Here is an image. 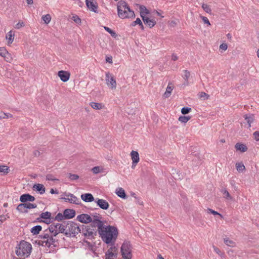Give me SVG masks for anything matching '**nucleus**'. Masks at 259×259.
<instances>
[{"mask_svg":"<svg viewBox=\"0 0 259 259\" xmlns=\"http://www.w3.org/2000/svg\"><path fill=\"white\" fill-rule=\"evenodd\" d=\"M91 106L94 109L100 110L103 108L104 107L101 103L91 102L90 103Z\"/></svg>","mask_w":259,"mask_h":259,"instance_id":"28","label":"nucleus"},{"mask_svg":"<svg viewBox=\"0 0 259 259\" xmlns=\"http://www.w3.org/2000/svg\"><path fill=\"white\" fill-rule=\"evenodd\" d=\"M64 235L68 237H75L78 233H82L81 227L77 224L72 222H65Z\"/></svg>","mask_w":259,"mask_h":259,"instance_id":"3","label":"nucleus"},{"mask_svg":"<svg viewBox=\"0 0 259 259\" xmlns=\"http://www.w3.org/2000/svg\"><path fill=\"white\" fill-rule=\"evenodd\" d=\"M254 139L256 141H259V132L258 131H255L253 134Z\"/></svg>","mask_w":259,"mask_h":259,"instance_id":"51","label":"nucleus"},{"mask_svg":"<svg viewBox=\"0 0 259 259\" xmlns=\"http://www.w3.org/2000/svg\"><path fill=\"white\" fill-rule=\"evenodd\" d=\"M115 241H116V240ZM115 243V242H114V243L113 244L112 243L108 244V245H110L111 246L110 247V248H109L108 249V251L113 252H116L117 254L118 253V248L116 246H114Z\"/></svg>","mask_w":259,"mask_h":259,"instance_id":"33","label":"nucleus"},{"mask_svg":"<svg viewBox=\"0 0 259 259\" xmlns=\"http://www.w3.org/2000/svg\"><path fill=\"white\" fill-rule=\"evenodd\" d=\"M243 117L246 122L248 124V127H250L251 123L253 122L254 120L253 115L252 114H245Z\"/></svg>","mask_w":259,"mask_h":259,"instance_id":"19","label":"nucleus"},{"mask_svg":"<svg viewBox=\"0 0 259 259\" xmlns=\"http://www.w3.org/2000/svg\"><path fill=\"white\" fill-rule=\"evenodd\" d=\"M63 212L65 219L67 220L72 219L75 215V211L72 209H65Z\"/></svg>","mask_w":259,"mask_h":259,"instance_id":"14","label":"nucleus"},{"mask_svg":"<svg viewBox=\"0 0 259 259\" xmlns=\"http://www.w3.org/2000/svg\"><path fill=\"white\" fill-rule=\"evenodd\" d=\"M192 109L191 108L188 107H185L182 108L181 109V113L183 115H186L188 113H189L191 111Z\"/></svg>","mask_w":259,"mask_h":259,"instance_id":"41","label":"nucleus"},{"mask_svg":"<svg viewBox=\"0 0 259 259\" xmlns=\"http://www.w3.org/2000/svg\"><path fill=\"white\" fill-rule=\"evenodd\" d=\"M140 16L142 18V17H146V15L149 13V11L146 9L145 6L143 5L140 6L139 7Z\"/></svg>","mask_w":259,"mask_h":259,"instance_id":"21","label":"nucleus"},{"mask_svg":"<svg viewBox=\"0 0 259 259\" xmlns=\"http://www.w3.org/2000/svg\"><path fill=\"white\" fill-rule=\"evenodd\" d=\"M50 236L51 235H50L48 233H45L44 234L40 235L39 238L41 239H47V240H48Z\"/></svg>","mask_w":259,"mask_h":259,"instance_id":"49","label":"nucleus"},{"mask_svg":"<svg viewBox=\"0 0 259 259\" xmlns=\"http://www.w3.org/2000/svg\"><path fill=\"white\" fill-rule=\"evenodd\" d=\"M35 200V197L28 193L24 194L20 196V201L22 203H26L28 201L33 202Z\"/></svg>","mask_w":259,"mask_h":259,"instance_id":"11","label":"nucleus"},{"mask_svg":"<svg viewBox=\"0 0 259 259\" xmlns=\"http://www.w3.org/2000/svg\"><path fill=\"white\" fill-rule=\"evenodd\" d=\"M202 8L205 12L208 14H211V10L208 5L207 4H203L202 5Z\"/></svg>","mask_w":259,"mask_h":259,"instance_id":"39","label":"nucleus"},{"mask_svg":"<svg viewBox=\"0 0 259 259\" xmlns=\"http://www.w3.org/2000/svg\"><path fill=\"white\" fill-rule=\"evenodd\" d=\"M65 222L62 224L53 223L50 225L48 229L49 232L53 234V235L56 236L59 233H63L64 234L65 229Z\"/></svg>","mask_w":259,"mask_h":259,"instance_id":"5","label":"nucleus"},{"mask_svg":"<svg viewBox=\"0 0 259 259\" xmlns=\"http://www.w3.org/2000/svg\"><path fill=\"white\" fill-rule=\"evenodd\" d=\"M121 253L124 259L132 258V245L129 241H124L121 247Z\"/></svg>","mask_w":259,"mask_h":259,"instance_id":"6","label":"nucleus"},{"mask_svg":"<svg viewBox=\"0 0 259 259\" xmlns=\"http://www.w3.org/2000/svg\"><path fill=\"white\" fill-rule=\"evenodd\" d=\"M42 19L44 21L46 24H48L50 23L51 20V17L50 14H47L42 16Z\"/></svg>","mask_w":259,"mask_h":259,"instance_id":"34","label":"nucleus"},{"mask_svg":"<svg viewBox=\"0 0 259 259\" xmlns=\"http://www.w3.org/2000/svg\"><path fill=\"white\" fill-rule=\"evenodd\" d=\"M184 74L183 76V77L185 80V84L188 85L189 84L188 80L190 76V72L187 70H184Z\"/></svg>","mask_w":259,"mask_h":259,"instance_id":"27","label":"nucleus"},{"mask_svg":"<svg viewBox=\"0 0 259 259\" xmlns=\"http://www.w3.org/2000/svg\"><path fill=\"white\" fill-rule=\"evenodd\" d=\"M86 5L88 8L95 13L98 11V5L95 0H86Z\"/></svg>","mask_w":259,"mask_h":259,"instance_id":"8","label":"nucleus"},{"mask_svg":"<svg viewBox=\"0 0 259 259\" xmlns=\"http://www.w3.org/2000/svg\"><path fill=\"white\" fill-rule=\"evenodd\" d=\"M117 14L119 18L124 19L135 16L134 12L132 10L124 1H120L117 5Z\"/></svg>","mask_w":259,"mask_h":259,"instance_id":"2","label":"nucleus"},{"mask_svg":"<svg viewBox=\"0 0 259 259\" xmlns=\"http://www.w3.org/2000/svg\"><path fill=\"white\" fill-rule=\"evenodd\" d=\"M72 19L76 23V24H80L81 23V19L77 15L73 16L72 17Z\"/></svg>","mask_w":259,"mask_h":259,"instance_id":"45","label":"nucleus"},{"mask_svg":"<svg viewBox=\"0 0 259 259\" xmlns=\"http://www.w3.org/2000/svg\"><path fill=\"white\" fill-rule=\"evenodd\" d=\"M6 55L10 57V54L5 48H0V56L4 57L5 56H6Z\"/></svg>","mask_w":259,"mask_h":259,"instance_id":"36","label":"nucleus"},{"mask_svg":"<svg viewBox=\"0 0 259 259\" xmlns=\"http://www.w3.org/2000/svg\"><path fill=\"white\" fill-rule=\"evenodd\" d=\"M106 61L107 62H109L110 63H112V57H107L106 59Z\"/></svg>","mask_w":259,"mask_h":259,"instance_id":"61","label":"nucleus"},{"mask_svg":"<svg viewBox=\"0 0 259 259\" xmlns=\"http://www.w3.org/2000/svg\"><path fill=\"white\" fill-rule=\"evenodd\" d=\"M200 98H205L206 97V99H208L209 97V95L207 94H206L204 92H201L200 95Z\"/></svg>","mask_w":259,"mask_h":259,"instance_id":"55","label":"nucleus"},{"mask_svg":"<svg viewBox=\"0 0 259 259\" xmlns=\"http://www.w3.org/2000/svg\"><path fill=\"white\" fill-rule=\"evenodd\" d=\"M58 75L63 82H66L69 80L70 74L68 71L60 70L58 72Z\"/></svg>","mask_w":259,"mask_h":259,"instance_id":"10","label":"nucleus"},{"mask_svg":"<svg viewBox=\"0 0 259 259\" xmlns=\"http://www.w3.org/2000/svg\"><path fill=\"white\" fill-rule=\"evenodd\" d=\"M6 116V113L2 111H0V119H5Z\"/></svg>","mask_w":259,"mask_h":259,"instance_id":"60","label":"nucleus"},{"mask_svg":"<svg viewBox=\"0 0 259 259\" xmlns=\"http://www.w3.org/2000/svg\"><path fill=\"white\" fill-rule=\"evenodd\" d=\"M50 193L52 194H58L59 192H58V191L57 190H54L53 189H51V190H50Z\"/></svg>","mask_w":259,"mask_h":259,"instance_id":"62","label":"nucleus"},{"mask_svg":"<svg viewBox=\"0 0 259 259\" xmlns=\"http://www.w3.org/2000/svg\"><path fill=\"white\" fill-rule=\"evenodd\" d=\"M24 205H25L24 203L22 202L17 206L16 209L20 212L27 213L28 210L26 209V207Z\"/></svg>","mask_w":259,"mask_h":259,"instance_id":"29","label":"nucleus"},{"mask_svg":"<svg viewBox=\"0 0 259 259\" xmlns=\"http://www.w3.org/2000/svg\"><path fill=\"white\" fill-rule=\"evenodd\" d=\"M201 18L204 23L208 24V25H210V23L208 18L204 16H201Z\"/></svg>","mask_w":259,"mask_h":259,"instance_id":"52","label":"nucleus"},{"mask_svg":"<svg viewBox=\"0 0 259 259\" xmlns=\"http://www.w3.org/2000/svg\"><path fill=\"white\" fill-rule=\"evenodd\" d=\"M76 219L82 223H90L88 225L80 226L82 234L88 239H94L98 234L106 244H113L116 240L118 234L117 228L113 226L104 225L103 218L100 213H82L78 215Z\"/></svg>","mask_w":259,"mask_h":259,"instance_id":"1","label":"nucleus"},{"mask_svg":"<svg viewBox=\"0 0 259 259\" xmlns=\"http://www.w3.org/2000/svg\"><path fill=\"white\" fill-rule=\"evenodd\" d=\"M224 243L228 246H232L234 242L232 240H229L228 238L224 239Z\"/></svg>","mask_w":259,"mask_h":259,"instance_id":"47","label":"nucleus"},{"mask_svg":"<svg viewBox=\"0 0 259 259\" xmlns=\"http://www.w3.org/2000/svg\"><path fill=\"white\" fill-rule=\"evenodd\" d=\"M178 59V56L176 54H172L171 55V60L173 61H176Z\"/></svg>","mask_w":259,"mask_h":259,"instance_id":"58","label":"nucleus"},{"mask_svg":"<svg viewBox=\"0 0 259 259\" xmlns=\"http://www.w3.org/2000/svg\"><path fill=\"white\" fill-rule=\"evenodd\" d=\"M12 117H13L12 114L8 113H6V116L5 117V118L7 119V118H11Z\"/></svg>","mask_w":259,"mask_h":259,"instance_id":"63","label":"nucleus"},{"mask_svg":"<svg viewBox=\"0 0 259 259\" xmlns=\"http://www.w3.org/2000/svg\"><path fill=\"white\" fill-rule=\"evenodd\" d=\"M81 198L82 200L87 202H90L94 200L93 195L91 193H85L81 195Z\"/></svg>","mask_w":259,"mask_h":259,"instance_id":"16","label":"nucleus"},{"mask_svg":"<svg viewBox=\"0 0 259 259\" xmlns=\"http://www.w3.org/2000/svg\"><path fill=\"white\" fill-rule=\"evenodd\" d=\"M51 217V213L48 211L42 212L40 215V218L44 219H50Z\"/></svg>","mask_w":259,"mask_h":259,"instance_id":"32","label":"nucleus"},{"mask_svg":"<svg viewBox=\"0 0 259 259\" xmlns=\"http://www.w3.org/2000/svg\"><path fill=\"white\" fill-rule=\"evenodd\" d=\"M55 236H53V234H52L48 240L42 241L41 245H44V243H45V245L48 246V247H50L52 245H53L54 246H55L56 245H54V243L57 242L58 240L55 238ZM38 244H40V243Z\"/></svg>","mask_w":259,"mask_h":259,"instance_id":"12","label":"nucleus"},{"mask_svg":"<svg viewBox=\"0 0 259 259\" xmlns=\"http://www.w3.org/2000/svg\"><path fill=\"white\" fill-rule=\"evenodd\" d=\"M9 171V168L8 166L6 165H1L0 166V172H4L5 174H7Z\"/></svg>","mask_w":259,"mask_h":259,"instance_id":"38","label":"nucleus"},{"mask_svg":"<svg viewBox=\"0 0 259 259\" xmlns=\"http://www.w3.org/2000/svg\"><path fill=\"white\" fill-rule=\"evenodd\" d=\"M95 201L97 205L102 209L107 210L109 207V204L104 199L98 198Z\"/></svg>","mask_w":259,"mask_h":259,"instance_id":"9","label":"nucleus"},{"mask_svg":"<svg viewBox=\"0 0 259 259\" xmlns=\"http://www.w3.org/2000/svg\"><path fill=\"white\" fill-rule=\"evenodd\" d=\"M237 170L239 172H242L245 168V166L242 163L237 162L236 163Z\"/></svg>","mask_w":259,"mask_h":259,"instance_id":"31","label":"nucleus"},{"mask_svg":"<svg viewBox=\"0 0 259 259\" xmlns=\"http://www.w3.org/2000/svg\"><path fill=\"white\" fill-rule=\"evenodd\" d=\"M33 188L39 192L40 194H42L45 192V187L42 184H36L33 185Z\"/></svg>","mask_w":259,"mask_h":259,"instance_id":"17","label":"nucleus"},{"mask_svg":"<svg viewBox=\"0 0 259 259\" xmlns=\"http://www.w3.org/2000/svg\"><path fill=\"white\" fill-rule=\"evenodd\" d=\"M24 205L26 207V209L27 210V209H31V208H35L37 207V205L36 204H33L31 203H25Z\"/></svg>","mask_w":259,"mask_h":259,"instance_id":"37","label":"nucleus"},{"mask_svg":"<svg viewBox=\"0 0 259 259\" xmlns=\"http://www.w3.org/2000/svg\"><path fill=\"white\" fill-rule=\"evenodd\" d=\"M191 118V117L190 116H180L179 117V121L182 123H186Z\"/></svg>","mask_w":259,"mask_h":259,"instance_id":"30","label":"nucleus"},{"mask_svg":"<svg viewBox=\"0 0 259 259\" xmlns=\"http://www.w3.org/2000/svg\"><path fill=\"white\" fill-rule=\"evenodd\" d=\"M117 257V254L116 252L107 251L105 253V258L106 259H116Z\"/></svg>","mask_w":259,"mask_h":259,"instance_id":"20","label":"nucleus"},{"mask_svg":"<svg viewBox=\"0 0 259 259\" xmlns=\"http://www.w3.org/2000/svg\"><path fill=\"white\" fill-rule=\"evenodd\" d=\"M173 90V87H171L169 85V84L168 85L167 88H166V91L170 93L171 94V91H172Z\"/></svg>","mask_w":259,"mask_h":259,"instance_id":"57","label":"nucleus"},{"mask_svg":"<svg viewBox=\"0 0 259 259\" xmlns=\"http://www.w3.org/2000/svg\"><path fill=\"white\" fill-rule=\"evenodd\" d=\"M92 171L95 174H97L102 171V168L100 166H95L92 169Z\"/></svg>","mask_w":259,"mask_h":259,"instance_id":"42","label":"nucleus"},{"mask_svg":"<svg viewBox=\"0 0 259 259\" xmlns=\"http://www.w3.org/2000/svg\"><path fill=\"white\" fill-rule=\"evenodd\" d=\"M105 80L107 86L111 90H115L116 88V81L113 74L109 72L106 73Z\"/></svg>","mask_w":259,"mask_h":259,"instance_id":"7","label":"nucleus"},{"mask_svg":"<svg viewBox=\"0 0 259 259\" xmlns=\"http://www.w3.org/2000/svg\"><path fill=\"white\" fill-rule=\"evenodd\" d=\"M170 94H171L170 93H168V92H166H166L164 93V95H163V96H164L165 98H166L169 97L170 96Z\"/></svg>","mask_w":259,"mask_h":259,"instance_id":"64","label":"nucleus"},{"mask_svg":"<svg viewBox=\"0 0 259 259\" xmlns=\"http://www.w3.org/2000/svg\"><path fill=\"white\" fill-rule=\"evenodd\" d=\"M132 159V166L133 168L139 161V154L137 151H132L131 153Z\"/></svg>","mask_w":259,"mask_h":259,"instance_id":"13","label":"nucleus"},{"mask_svg":"<svg viewBox=\"0 0 259 259\" xmlns=\"http://www.w3.org/2000/svg\"><path fill=\"white\" fill-rule=\"evenodd\" d=\"M221 192L222 193L224 198L227 200H232V197L230 195L229 192L226 190V188L222 189Z\"/></svg>","mask_w":259,"mask_h":259,"instance_id":"25","label":"nucleus"},{"mask_svg":"<svg viewBox=\"0 0 259 259\" xmlns=\"http://www.w3.org/2000/svg\"><path fill=\"white\" fill-rule=\"evenodd\" d=\"M142 20L145 24L147 25L150 28L153 27L156 24V21L153 19H150L148 17H142Z\"/></svg>","mask_w":259,"mask_h":259,"instance_id":"15","label":"nucleus"},{"mask_svg":"<svg viewBox=\"0 0 259 259\" xmlns=\"http://www.w3.org/2000/svg\"><path fill=\"white\" fill-rule=\"evenodd\" d=\"M63 220H66V219H65V217L64 216V213L62 214L60 212L58 213L54 218L55 221H57L58 222L61 221Z\"/></svg>","mask_w":259,"mask_h":259,"instance_id":"35","label":"nucleus"},{"mask_svg":"<svg viewBox=\"0 0 259 259\" xmlns=\"http://www.w3.org/2000/svg\"><path fill=\"white\" fill-rule=\"evenodd\" d=\"M24 26V24L23 22H18L16 25V28H17V29H19L20 28V27H22L23 26Z\"/></svg>","mask_w":259,"mask_h":259,"instance_id":"56","label":"nucleus"},{"mask_svg":"<svg viewBox=\"0 0 259 259\" xmlns=\"http://www.w3.org/2000/svg\"><path fill=\"white\" fill-rule=\"evenodd\" d=\"M67 197H70V203H74L75 204H78V199L72 194L69 193L65 194Z\"/></svg>","mask_w":259,"mask_h":259,"instance_id":"23","label":"nucleus"},{"mask_svg":"<svg viewBox=\"0 0 259 259\" xmlns=\"http://www.w3.org/2000/svg\"><path fill=\"white\" fill-rule=\"evenodd\" d=\"M14 32L11 30L6 35V38L8 40V44H12L14 38Z\"/></svg>","mask_w":259,"mask_h":259,"instance_id":"26","label":"nucleus"},{"mask_svg":"<svg viewBox=\"0 0 259 259\" xmlns=\"http://www.w3.org/2000/svg\"><path fill=\"white\" fill-rule=\"evenodd\" d=\"M32 246L31 244L24 240L20 241L16 247V254L19 256H26L28 257L31 252Z\"/></svg>","mask_w":259,"mask_h":259,"instance_id":"4","label":"nucleus"},{"mask_svg":"<svg viewBox=\"0 0 259 259\" xmlns=\"http://www.w3.org/2000/svg\"><path fill=\"white\" fill-rule=\"evenodd\" d=\"M142 21L141 20V19L139 18H137L135 21V23L137 24H139V25H142Z\"/></svg>","mask_w":259,"mask_h":259,"instance_id":"59","label":"nucleus"},{"mask_svg":"<svg viewBox=\"0 0 259 259\" xmlns=\"http://www.w3.org/2000/svg\"><path fill=\"white\" fill-rule=\"evenodd\" d=\"M235 147L237 150L244 152L247 150V147L243 144L237 143Z\"/></svg>","mask_w":259,"mask_h":259,"instance_id":"22","label":"nucleus"},{"mask_svg":"<svg viewBox=\"0 0 259 259\" xmlns=\"http://www.w3.org/2000/svg\"><path fill=\"white\" fill-rule=\"evenodd\" d=\"M68 178L71 180H77L79 178V176L77 175L76 174H68Z\"/></svg>","mask_w":259,"mask_h":259,"instance_id":"44","label":"nucleus"},{"mask_svg":"<svg viewBox=\"0 0 259 259\" xmlns=\"http://www.w3.org/2000/svg\"><path fill=\"white\" fill-rule=\"evenodd\" d=\"M4 58H5V60L7 61V62H11V61L12 60V57H11V55L10 54V57H9L8 56H7V55H6V56H5L4 57Z\"/></svg>","mask_w":259,"mask_h":259,"instance_id":"54","label":"nucleus"},{"mask_svg":"<svg viewBox=\"0 0 259 259\" xmlns=\"http://www.w3.org/2000/svg\"><path fill=\"white\" fill-rule=\"evenodd\" d=\"M104 28L105 30L109 32L112 36L115 37L117 36L116 32L114 31L111 30L110 28L106 26H104Z\"/></svg>","mask_w":259,"mask_h":259,"instance_id":"40","label":"nucleus"},{"mask_svg":"<svg viewBox=\"0 0 259 259\" xmlns=\"http://www.w3.org/2000/svg\"><path fill=\"white\" fill-rule=\"evenodd\" d=\"M7 218H9V217L8 216V214L6 215H0V222L2 223L4 221H5Z\"/></svg>","mask_w":259,"mask_h":259,"instance_id":"50","label":"nucleus"},{"mask_svg":"<svg viewBox=\"0 0 259 259\" xmlns=\"http://www.w3.org/2000/svg\"><path fill=\"white\" fill-rule=\"evenodd\" d=\"M228 48V45L227 44L223 43L220 46V49L224 51H226Z\"/></svg>","mask_w":259,"mask_h":259,"instance_id":"53","label":"nucleus"},{"mask_svg":"<svg viewBox=\"0 0 259 259\" xmlns=\"http://www.w3.org/2000/svg\"><path fill=\"white\" fill-rule=\"evenodd\" d=\"M116 194L118 197L122 199H125L127 197L124 190L122 188L117 189Z\"/></svg>","mask_w":259,"mask_h":259,"instance_id":"18","label":"nucleus"},{"mask_svg":"<svg viewBox=\"0 0 259 259\" xmlns=\"http://www.w3.org/2000/svg\"><path fill=\"white\" fill-rule=\"evenodd\" d=\"M46 179L48 181H58V179L54 178L53 176L51 174L47 175L46 176Z\"/></svg>","mask_w":259,"mask_h":259,"instance_id":"48","label":"nucleus"},{"mask_svg":"<svg viewBox=\"0 0 259 259\" xmlns=\"http://www.w3.org/2000/svg\"><path fill=\"white\" fill-rule=\"evenodd\" d=\"M42 227L40 225H37L33 227H32L30 230L31 232L33 235H36L39 233L40 231L41 230Z\"/></svg>","mask_w":259,"mask_h":259,"instance_id":"24","label":"nucleus"},{"mask_svg":"<svg viewBox=\"0 0 259 259\" xmlns=\"http://www.w3.org/2000/svg\"><path fill=\"white\" fill-rule=\"evenodd\" d=\"M207 211L208 213H212L213 214V215H220L221 218H223V216L221 214L219 213V212H218L217 211L212 209H210V208H207Z\"/></svg>","mask_w":259,"mask_h":259,"instance_id":"43","label":"nucleus"},{"mask_svg":"<svg viewBox=\"0 0 259 259\" xmlns=\"http://www.w3.org/2000/svg\"><path fill=\"white\" fill-rule=\"evenodd\" d=\"M213 248L214 249V251L220 256H222L224 253H222L220 249L218 248L217 247L215 246L214 245H213Z\"/></svg>","mask_w":259,"mask_h":259,"instance_id":"46","label":"nucleus"}]
</instances>
